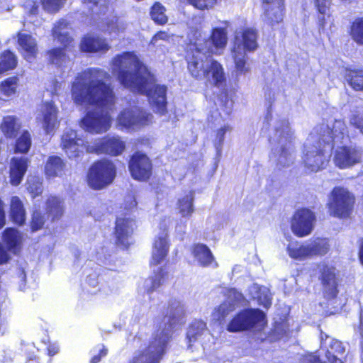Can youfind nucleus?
<instances>
[{
  "label": "nucleus",
  "instance_id": "c756f323",
  "mask_svg": "<svg viewBox=\"0 0 363 363\" xmlns=\"http://www.w3.org/2000/svg\"><path fill=\"white\" fill-rule=\"evenodd\" d=\"M326 338L323 340L321 336V346L327 349L326 357L330 363H342L340 358L337 354H342L345 352V347L341 342L329 337L325 335Z\"/></svg>",
  "mask_w": 363,
  "mask_h": 363
},
{
  "label": "nucleus",
  "instance_id": "052dcab7",
  "mask_svg": "<svg viewBox=\"0 0 363 363\" xmlns=\"http://www.w3.org/2000/svg\"><path fill=\"white\" fill-rule=\"evenodd\" d=\"M5 225V213L4 209V203L0 200V228Z\"/></svg>",
  "mask_w": 363,
  "mask_h": 363
},
{
  "label": "nucleus",
  "instance_id": "423d86ee",
  "mask_svg": "<svg viewBox=\"0 0 363 363\" xmlns=\"http://www.w3.org/2000/svg\"><path fill=\"white\" fill-rule=\"evenodd\" d=\"M257 33L253 29L247 28L235 32L231 54L237 76L247 75L250 72L251 66L246 54L257 48Z\"/></svg>",
  "mask_w": 363,
  "mask_h": 363
},
{
  "label": "nucleus",
  "instance_id": "1a4fd4ad",
  "mask_svg": "<svg viewBox=\"0 0 363 363\" xmlns=\"http://www.w3.org/2000/svg\"><path fill=\"white\" fill-rule=\"evenodd\" d=\"M327 239L316 238L303 244L296 241L290 242L287 246V252L294 259L303 260L313 256H323L329 250Z\"/></svg>",
  "mask_w": 363,
  "mask_h": 363
},
{
  "label": "nucleus",
  "instance_id": "0eeeda50",
  "mask_svg": "<svg viewBox=\"0 0 363 363\" xmlns=\"http://www.w3.org/2000/svg\"><path fill=\"white\" fill-rule=\"evenodd\" d=\"M355 197L347 188L335 186L328 196V208L330 216L347 218L352 213Z\"/></svg>",
  "mask_w": 363,
  "mask_h": 363
},
{
  "label": "nucleus",
  "instance_id": "5701e85b",
  "mask_svg": "<svg viewBox=\"0 0 363 363\" xmlns=\"http://www.w3.org/2000/svg\"><path fill=\"white\" fill-rule=\"evenodd\" d=\"M135 225V220L124 216L118 217L116 221L115 233L117 240L122 245L127 247L130 245V239Z\"/></svg>",
  "mask_w": 363,
  "mask_h": 363
},
{
  "label": "nucleus",
  "instance_id": "37998d69",
  "mask_svg": "<svg viewBox=\"0 0 363 363\" xmlns=\"http://www.w3.org/2000/svg\"><path fill=\"white\" fill-rule=\"evenodd\" d=\"M17 60L16 55L11 51L4 52L1 56L0 72H6L16 67Z\"/></svg>",
  "mask_w": 363,
  "mask_h": 363
},
{
  "label": "nucleus",
  "instance_id": "4c0bfd02",
  "mask_svg": "<svg viewBox=\"0 0 363 363\" xmlns=\"http://www.w3.org/2000/svg\"><path fill=\"white\" fill-rule=\"evenodd\" d=\"M207 333L206 325L203 321L195 320L189 326L186 333V338L190 343L189 347H191L192 342L201 340V337Z\"/></svg>",
  "mask_w": 363,
  "mask_h": 363
},
{
  "label": "nucleus",
  "instance_id": "e433bc0d",
  "mask_svg": "<svg viewBox=\"0 0 363 363\" xmlns=\"http://www.w3.org/2000/svg\"><path fill=\"white\" fill-rule=\"evenodd\" d=\"M10 218L13 223L19 225L26 220V210L21 199L18 196H12L10 203Z\"/></svg>",
  "mask_w": 363,
  "mask_h": 363
},
{
  "label": "nucleus",
  "instance_id": "8fccbe9b",
  "mask_svg": "<svg viewBox=\"0 0 363 363\" xmlns=\"http://www.w3.org/2000/svg\"><path fill=\"white\" fill-rule=\"evenodd\" d=\"M30 145V135L28 131H24L16 141V152L26 153L29 150Z\"/></svg>",
  "mask_w": 363,
  "mask_h": 363
},
{
  "label": "nucleus",
  "instance_id": "69168bd1",
  "mask_svg": "<svg viewBox=\"0 0 363 363\" xmlns=\"http://www.w3.org/2000/svg\"><path fill=\"white\" fill-rule=\"evenodd\" d=\"M359 259L360 263L363 265V239L361 240L359 250Z\"/></svg>",
  "mask_w": 363,
  "mask_h": 363
},
{
  "label": "nucleus",
  "instance_id": "20e7f679",
  "mask_svg": "<svg viewBox=\"0 0 363 363\" xmlns=\"http://www.w3.org/2000/svg\"><path fill=\"white\" fill-rule=\"evenodd\" d=\"M184 312V306L180 301L172 302L168 309V315L164 318L162 324L153 335L152 340L148 345H145L135 352L130 363H160L165 352L172 329L182 319Z\"/></svg>",
  "mask_w": 363,
  "mask_h": 363
},
{
  "label": "nucleus",
  "instance_id": "f257e3e1",
  "mask_svg": "<svg viewBox=\"0 0 363 363\" xmlns=\"http://www.w3.org/2000/svg\"><path fill=\"white\" fill-rule=\"evenodd\" d=\"M108 72L91 67L78 73L72 83L71 96L74 103L89 110L81 120V126L92 133L106 132L111 125L109 111L114 106L115 96L108 82Z\"/></svg>",
  "mask_w": 363,
  "mask_h": 363
},
{
  "label": "nucleus",
  "instance_id": "a18cd8bd",
  "mask_svg": "<svg viewBox=\"0 0 363 363\" xmlns=\"http://www.w3.org/2000/svg\"><path fill=\"white\" fill-rule=\"evenodd\" d=\"M350 85L356 90H363V70H351L347 74Z\"/></svg>",
  "mask_w": 363,
  "mask_h": 363
},
{
  "label": "nucleus",
  "instance_id": "58836bf2",
  "mask_svg": "<svg viewBox=\"0 0 363 363\" xmlns=\"http://www.w3.org/2000/svg\"><path fill=\"white\" fill-rule=\"evenodd\" d=\"M1 130L8 138L15 137L20 128L17 119L13 116H6L4 118L1 125Z\"/></svg>",
  "mask_w": 363,
  "mask_h": 363
},
{
  "label": "nucleus",
  "instance_id": "774afa93",
  "mask_svg": "<svg viewBox=\"0 0 363 363\" xmlns=\"http://www.w3.org/2000/svg\"><path fill=\"white\" fill-rule=\"evenodd\" d=\"M38 7H39V6H38V5H37V4H35L32 6V8L30 9V13L31 14H33V15H34V14H36V13H37V11H38Z\"/></svg>",
  "mask_w": 363,
  "mask_h": 363
},
{
  "label": "nucleus",
  "instance_id": "a878e982",
  "mask_svg": "<svg viewBox=\"0 0 363 363\" xmlns=\"http://www.w3.org/2000/svg\"><path fill=\"white\" fill-rule=\"evenodd\" d=\"M28 159L26 157L11 158L9 167L10 182L13 186L21 184L28 167Z\"/></svg>",
  "mask_w": 363,
  "mask_h": 363
},
{
  "label": "nucleus",
  "instance_id": "680f3d73",
  "mask_svg": "<svg viewBox=\"0 0 363 363\" xmlns=\"http://www.w3.org/2000/svg\"><path fill=\"white\" fill-rule=\"evenodd\" d=\"M126 206L128 209H132L137 206V202L134 197L128 196L126 200Z\"/></svg>",
  "mask_w": 363,
  "mask_h": 363
},
{
  "label": "nucleus",
  "instance_id": "f704fd0d",
  "mask_svg": "<svg viewBox=\"0 0 363 363\" xmlns=\"http://www.w3.org/2000/svg\"><path fill=\"white\" fill-rule=\"evenodd\" d=\"M252 299L257 300L259 305L268 308L272 304V295L268 288L254 284L248 289Z\"/></svg>",
  "mask_w": 363,
  "mask_h": 363
},
{
  "label": "nucleus",
  "instance_id": "6e6552de",
  "mask_svg": "<svg viewBox=\"0 0 363 363\" xmlns=\"http://www.w3.org/2000/svg\"><path fill=\"white\" fill-rule=\"evenodd\" d=\"M152 116L138 106H131L123 108L116 118V127L119 130L136 131L147 125Z\"/></svg>",
  "mask_w": 363,
  "mask_h": 363
},
{
  "label": "nucleus",
  "instance_id": "de8ad7c7",
  "mask_svg": "<svg viewBox=\"0 0 363 363\" xmlns=\"http://www.w3.org/2000/svg\"><path fill=\"white\" fill-rule=\"evenodd\" d=\"M18 87V78L12 77L4 80L1 84V91L6 96H11L15 94Z\"/></svg>",
  "mask_w": 363,
  "mask_h": 363
},
{
  "label": "nucleus",
  "instance_id": "9d476101",
  "mask_svg": "<svg viewBox=\"0 0 363 363\" xmlns=\"http://www.w3.org/2000/svg\"><path fill=\"white\" fill-rule=\"evenodd\" d=\"M116 176V168L108 160L97 162L89 169V185L95 189H101L110 184Z\"/></svg>",
  "mask_w": 363,
  "mask_h": 363
},
{
  "label": "nucleus",
  "instance_id": "39448f33",
  "mask_svg": "<svg viewBox=\"0 0 363 363\" xmlns=\"http://www.w3.org/2000/svg\"><path fill=\"white\" fill-rule=\"evenodd\" d=\"M294 140L295 136L289 123L286 120L278 121L275 125L274 135L270 138L271 143L274 145L272 158L277 166L285 167L294 163Z\"/></svg>",
  "mask_w": 363,
  "mask_h": 363
},
{
  "label": "nucleus",
  "instance_id": "603ef678",
  "mask_svg": "<svg viewBox=\"0 0 363 363\" xmlns=\"http://www.w3.org/2000/svg\"><path fill=\"white\" fill-rule=\"evenodd\" d=\"M66 0H42V4L46 11L56 12L65 4Z\"/></svg>",
  "mask_w": 363,
  "mask_h": 363
},
{
  "label": "nucleus",
  "instance_id": "3c124183",
  "mask_svg": "<svg viewBox=\"0 0 363 363\" xmlns=\"http://www.w3.org/2000/svg\"><path fill=\"white\" fill-rule=\"evenodd\" d=\"M231 127L229 125H225L224 127L218 130L216 137L215 139V147L218 155H220L222 150V146L223 144L225 134L227 131H230Z\"/></svg>",
  "mask_w": 363,
  "mask_h": 363
},
{
  "label": "nucleus",
  "instance_id": "f8f14e48",
  "mask_svg": "<svg viewBox=\"0 0 363 363\" xmlns=\"http://www.w3.org/2000/svg\"><path fill=\"white\" fill-rule=\"evenodd\" d=\"M264 314L259 309H247L239 313L228 324V330L237 332L247 330L255 325H262Z\"/></svg>",
  "mask_w": 363,
  "mask_h": 363
},
{
  "label": "nucleus",
  "instance_id": "09e8293b",
  "mask_svg": "<svg viewBox=\"0 0 363 363\" xmlns=\"http://www.w3.org/2000/svg\"><path fill=\"white\" fill-rule=\"evenodd\" d=\"M351 35L354 41L363 45V18L356 19L352 23Z\"/></svg>",
  "mask_w": 363,
  "mask_h": 363
},
{
  "label": "nucleus",
  "instance_id": "c9c22d12",
  "mask_svg": "<svg viewBox=\"0 0 363 363\" xmlns=\"http://www.w3.org/2000/svg\"><path fill=\"white\" fill-rule=\"evenodd\" d=\"M194 194L190 191L181 196L177 203V208L182 217L189 218L194 212Z\"/></svg>",
  "mask_w": 363,
  "mask_h": 363
},
{
  "label": "nucleus",
  "instance_id": "b1692460",
  "mask_svg": "<svg viewBox=\"0 0 363 363\" xmlns=\"http://www.w3.org/2000/svg\"><path fill=\"white\" fill-rule=\"evenodd\" d=\"M168 252L169 242L167 240V233L165 230H163L156 236L154 241L150 265L160 264L165 259Z\"/></svg>",
  "mask_w": 363,
  "mask_h": 363
},
{
  "label": "nucleus",
  "instance_id": "2f4dec72",
  "mask_svg": "<svg viewBox=\"0 0 363 363\" xmlns=\"http://www.w3.org/2000/svg\"><path fill=\"white\" fill-rule=\"evenodd\" d=\"M80 48L83 52H94L107 51L109 46L104 39L95 35L85 36L81 42Z\"/></svg>",
  "mask_w": 363,
  "mask_h": 363
},
{
  "label": "nucleus",
  "instance_id": "72a5a7b5",
  "mask_svg": "<svg viewBox=\"0 0 363 363\" xmlns=\"http://www.w3.org/2000/svg\"><path fill=\"white\" fill-rule=\"evenodd\" d=\"M70 31L69 23L64 19H61L55 24L52 28V35L55 39H57L65 48H68L72 42Z\"/></svg>",
  "mask_w": 363,
  "mask_h": 363
},
{
  "label": "nucleus",
  "instance_id": "aec40b11",
  "mask_svg": "<svg viewBox=\"0 0 363 363\" xmlns=\"http://www.w3.org/2000/svg\"><path fill=\"white\" fill-rule=\"evenodd\" d=\"M244 302L245 298L240 292L235 289H229L227 293V299L215 309L213 314L214 319L219 321L223 320L229 313Z\"/></svg>",
  "mask_w": 363,
  "mask_h": 363
},
{
  "label": "nucleus",
  "instance_id": "ddd939ff",
  "mask_svg": "<svg viewBox=\"0 0 363 363\" xmlns=\"http://www.w3.org/2000/svg\"><path fill=\"white\" fill-rule=\"evenodd\" d=\"M317 274L323 285V293L326 299L330 300L337 294V282L335 269L325 262H320L316 267Z\"/></svg>",
  "mask_w": 363,
  "mask_h": 363
},
{
  "label": "nucleus",
  "instance_id": "79ce46f5",
  "mask_svg": "<svg viewBox=\"0 0 363 363\" xmlns=\"http://www.w3.org/2000/svg\"><path fill=\"white\" fill-rule=\"evenodd\" d=\"M26 189L33 198L40 195L43 192L42 179L36 176L28 177Z\"/></svg>",
  "mask_w": 363,
  "mask_h": 363
},
{
  "label": "nucleus",
  "instance_id": "473e14b6",
  "mask_svg": "<svg viewBox=\"0 0 363 363\" xmlns=\"http://www.w3.org/2000/svg\"><path fill=\"white\" fill-rule=\"evenodd\" d=\"M65 171L66 164L61 157L58 156L48 157L45 165V173L47 177H60L65 173Z\"/></svg>",
  "mask_w": 363,
  "mask_h": 363
},
{
  "label": "nucleus",
  "instance_id": "a211bd4d",
  "mask_svg": "<svg viewBox=\"0 0 363 363\" xmlns=\"http://www.w3.org/2000/svg\"><path fill=\"white\" fill-rule=\"evenodd\" d=\"M84 140L78 137L77 133L71 129L66 128L61 138V147L69 158L79 157L83 152Z\"/></svg>",
  "mask_w": 363,
  "mask_h": 363
},
{
  "label": "nucleus",
  "instance_id": "412c9836",
  "mask_svg": "<svg viewBox=\"0 0 363 363\" xmlns=\"http://www.w3.org/2000/svg\"><path fill=\"white\" fill-rule=\"evenodd\" d=\"M263 20L269 25L281 23L284 18V0H263Z\"/></svg>",
  "mask_w": 363,
  "mask_h": 363
},
{
  "label": "nucleus",
  "instance_id": "6e6d98bb",
  "mask_svg": "<svg viewBox=\"0 0 363 363\" xmlns=\"http://www.w3.org/2000/svg\"><path fill=\"white\" fill-rule=\"evenodd\" d=\"M350 121L352 125L359 129L363 134V112L353 114Z\"/></svg>",
  "mask_w": 363,
  "mask_h": 363
},
{
  "label": "nucleus",
  "instance_id": "4468645a",
  "mask_svg": "<svg viewBox=\"0 0 363 363\" xmlns=\"http://www.w3.org/2000/svg\"><path fill=\"white\" fill-rule=\"evenodd\" d=\"M125 147V143L118 136H112L97 139L93 143L88 144L86 150L89 152L116 156L123 152Z\"/></svg>",
  "mask_w": 363,
  "mask_h": 363
},
{
  "label": "nucleus",
  "instance_id": "338daca9",
  "mask_svg": "<svg viewBox=\"0 0 363 363\" xmlns=\"http://www.w3.org/2000/svg\"><path fill=\"white\" fill-rule=\"evenodd\" d=\"M359 333H360L361 336L363 337V308L362 309V312H361V315H360Z\"/></svg>",
  "mask_w": 363,
  "mask_h": 363
},
{
  "label": "nucleus",
  "instance_id": "c03bdc74",
  "mask_svg": "<svg viewBox=\"0 0 363 363\" xmlns=\"http://www.w3.org/2000/svg\"><path fill=\"white\" fill-rule=\"evenodd\" d=\"M49 57L52 64L58 67H65L70 63L69 57L60 48H55L49 52Z\"/></svg>",
  "mask_w": 363,
  "mask_h": 363
},
{
  "label": "nucleus",
  "instance_id": "e2e57ef3",
  "mask_svg": "<svg viewBox=\"0 0 363 363\" xmlns=\"http://www.w3.org/2000/svg\"><path fill=\"white\" fill-rule=\"evenodd\" d=\"M48 354L50 356H53L58 352L59 347L57 345L52 344L49 346V347L48 348Z\"/></svg>",
  "mask_w": 363,
  "mask_h": 363
},
{
  "label": "nucleus",
  "instance_id": "f3484780",
  "mask_svg": "<svg viewBox=\"0 0 363 363\" xmlns=\"http://www.w3.org/2000/svg\"><path fill=\"white\" fill-rule=\"evenodd\" d=\"M58 108L52 102L43 103L37 116V120L42 123V126L47 134L53 133L59 125L57 118Z\"/></svg>",
  "mask_w": 363,
  "mask_h": 363
},
{
  "label": "nucleus",
  "instance_id": "dca6fc26",
  "mask_svg": "<svg viewBox=\"0 0 363 363\" xmlns=\"http://www.w3.org/2000/svg\"><path fill=\"white\" fill-rule=\"evenodd\" d=\"M362 152L360 150L352 147H337L335 150L333 162L340 169H346L361 162Z\"/></svg>",
  "mask_w": 363,
  "mask_h": 363
},
{
  "label": "nucleus",
  "instance_id": "f03ea898",
  "mask_svg": "<svg viewBox=\"0 0 363 363\" xmlns=\"http://www.w3.org/2000/svg\"><path fill=\"white\" fill-rule=\"evenodd\" d=\"M113 74L120 83L131 91L145 94L156 113L161 115L167 111V87L156 84L153 74L133 52L116 56L111 65Z\"/></svg>",
  "mask_w": 363,
  "mask_h": 363
},
{
  "label": "nucleus",
  "instance_id": "0e129e2a",
  "mask_svg": "<svg viewBox=\"0 0 363 363\" xmlns=\"http://www.w3.org/2000/svg\"><path fill=\"white\" fill-rule=\"evenodd\" d=\"M84 3H93L95 5L100 4L101 6L105 5L108 0H82Z\"/></svg>",
  "mask_w": 363,
  "mask_h": 363
},
{
  "label": "nucleus",
  "instance_id": "2eb2a0df",
  "mask_svg": "<svg viewBox=\"0 0 363 363\" xmlns=\"http://www.w3.org/2000/svg\"><path fill=\"white\" fill-rule=\"evenodd\" d=\"M315 216L308 208L298 210L294 215L291 220V230L298 237L309 235L315 223Z\"/></svg>",
  "mask_w": 363,
  "mask_h": 363
},
{
  "label": "nucleus",
  "instance_id": "7ed1b4c3",
  "mask_svg": "<svg viewBox=\"0 0 363 363\" xmlns=\"http://www.w3.org/2000/svg\"><path fill=\"white\" fill-rule=\"evenodd\" d=\"M349 140L346 126L341 120L315 127L303 146L302 161L308 172H317L328 161L335 145Z\"/></svg>",
  "mask_w": 363,
  "mask_h": 363
},
{
  "label": "nucleus",
  "instance_id": "7c9ffc66",
  "mask_svg": "<svg viewBox=\"0 0 363 363\" xmlns=\"http://www.w3.org/2000/svg\"><path fill=\"white\" fill-rule=\"evenodd\" d=\"M191 254L195 262L202 267L217 266L211 250L204 244L198 243L192 246Z\"/></svg>",
  "mask_w": 363,
  "mask_h": 363
},
{
  "label": "nucleus",
  "instance_id": "c85d7f7f",
  "mask_svg": "<svg viewBox=\"0 0 363 363\" xmlns=\"http://www.w3.org/2000/svg\"><path fill=\"white\" fill-rule=\"evenodd\" d=\"M18 36V43L22 55L27 61L32 62L38 52L36 40L26 33H19Z\"/></svg>",
  "mask_w": 363,
  "mask_h": 363
},
{
  "label": "nucleus",
  "instance_id": "4be33fe9",
  "mask_svg": "<svg viewBox=\"0 0 363 363\" xmlns=\"http://www.w3.org/2000/svg\"><path fill=\"white\" fill-rule=\"evenodd\" d=\"M191 55L187 57L188 69L191 75L196 79H204L206 72V62L209 61L208 53H197L194 44L191 45Z\"/></svg>",
  "mask_w": 363,
  "mask_h": 363
},
{
  "label": "nucleus",
  "instance_id": "bf43d9fd",
  "mask_svg": "<svg viewBox=\"0 0 363 363\" xmlns=\"http://www.w3.org/2000/svg\"><path fill=\"white\" fill-rule=\"evenodd\" d=\"M99 351H100L99 355H94L91 358V359L90 361V363H97V362H99L100 361V359H101V357H104V356H106V354H107V350L104 346H102V347L99 349Z\"/></svg>",
  "mask_w": 363,
  "mask_h": 363
},
{
  "label": "nucleus",
  "instance_id": "ea45409f",
  "mask_svg": "<svg viewBox=\"0 0 363 363\" xmlns=\"http://www.w3.org/2000/svg\"><path fill=\"white\" fill-rule=\"evenodd\" d=\"M3 240L10 250L15 252L16 248L20 244L21 235L17 230L7 228L4 232Z\"/></svg>",
  "mask_w": 363,
  "mask_h": 363
},
{
  "label": "nucleus",
  "instance_id": "bb28decb",
  "mask_svg": "<svg viewBox=\"0 0 363 363\" xmlns=\"http://www.w3.org/2000/svg\"><path fill=\"white\" fill-rule=\"evenodd\" d=\"M99 28L102 32L116 38L125 30L126 25L118 17L111 15L104 18L99 23Z\"/></svg>",
  "mask_w": 363,
  "mask_h": 363
},
{
  "label": "nucleus",
  "instance_id": "864d4df0",
  "mask_svg": "<svg viewBox=\"0 0 363 363\" xmlns=\"http://www.w3.org/2000/svg\"><path fill=\"white\" fill-rule=\"evenodd\" d=\"M186 3L199 10L210 9L213 7L216 0H186Z\"/></svg>",
  "mask_w": 363,
  "mask_h": 363
},
{
  "label": "nucleus",
  "instance_id": "a19ab883",
  "mask_svg": "<svg viewBox=\"0 0 363 363\" xmlns=\"http://www.w3.org/2000/svg\"><path fill=\"white\" fill-rule=\"evenodd\" d=\"M46 206L47 212L52 217V219L58 218L62 215L63 207L58 198L50 196L47 200Z\"/></svg>",
  "mask_w": 363,
  "mask_h": 363
},
{
  "label": "nucleus",
  "instance_id": "4d7b16f0",
  "mask_svg": "<svg viewBox=\"0 0 363 363\" xmlns=\"http://www.w3.org/2000/svg\"><path fill=\"white\" fill-rule=\"evenodd\" d=\"M315 6L321 14H326L329 9V0H315Z\"/></svg>",
  "mask_w": 363,
  "mask_h": 363
},
{
  "label": "nucleus",
  "instance_id": "49530a36",
  "mask_svg": "<svg viewBox=\"0 0 363 363\" xmlns=\"http://www.w3.org/2000/svg\"><path fill=\"white\" fill-rule=\"evenodd\" d=\"M152 20L160 25H164L167 22V17L165 14L164 7L160 3H155L150 12Z\"/></svg>",
  "mask_w": 363,
  "mask_h": 363
},
{
  "label": "nucleus",
  "instance_id": "13d9d810",
  "mask_svg": "<svg viewBox=\"0 0 363 363\" xmlns=\"http://www.w3.org/2000/svg\"><path fill=\"white\" fill-rule=\"evenodd\" d=\"M302 363H325L320 359L315 354H308L303 357Z\"/></svg>",
  "mask_w": 363,
  "mask_h": 363
},
{
  "label": "nucleus",
  "instance_id": "5fc2aeb1",
  "mask_svg": "<svg viewBox=\"0 0 363 363\" xmlns=\"http://www.w3.org/2000/svg\"><path fill=\"white\" fill-rule=\"evenodd\" d=\"M45 222L44 217L41 215L39 211H35L33 214L31 228L33 231H36L40 229Z\"/></svg>",
  "mask_w": 363,
  "mask_h": 363
},
{
  "label": "nucleus",
  "instance_id": "6ab92c4d",
  "mask_svg": "<svg viewBox=\"0 0 363 363\" xmlns=\"http://www.w3.org/2000/svg\"><path fill=\"white\" fill-rule=\"evenodd\" d=\"M129 169L135 179L145 181L152 174V164L145 155L137 152L131 157Z\"/></svg>",
  "mask_w": 363,
  "mask_h": 363
},
{
  "label": "nucleus",
  "instance_id": "393cba45",
  "mask_svg": "<svg viewBox=\"0 0 363 363\" xmlns=\"http://www.w3.org/2000/svg\"><path fill=\"white\" fill-rule=\"evenodd\" d=\"M171 278V274L164 265L153 271V274L146 279L143 284L144 289L147 294L156 291L161 286L167 284Z\"/></svg>",
  "mask_w": 363,
  "mask_h": 363
},
{
  "label": "nucleus",
  "instance_id": "9b49d317",
  "mask_svg": "<svg viewBox=\"0 0 363 363\" xmlns=\"http://www.w3.org/2000/svg\"><path fill=\"white\" fill-rule=\"evenodd\" d=\"M228 42L227 31L224 28H215L208 39L196 40L194 43L196 52L208 55H221Z\"/></svg>",
  "mask_w": 363,
  "mask_h": 363
},
{
  "label": "nucleus",
  "instance_id": "cd10ccee",
  "mask_svg": "<svg viewBox=\"0 0 363 363\" xmlns=\"http://www.w3.org/2000/svg\"><path fill=\"white\" fill-rule=\"evenodd\" d=\"M204 79H206L210 84L220 86L225 81V77L222 65L217 61L209 59L206 62V70L205 71Z\"/></svg>",
  "mask_w": 363,
  "mask_h": 363
}]
</instances>
